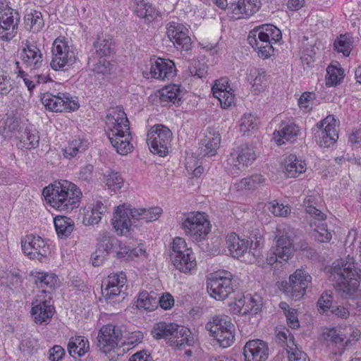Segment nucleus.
<instances>
[{"label":"nucleus","instance_id":"obj_24","mask_svg":"<svg viewBox=\"0 0 361 361\" xmlns=\"http://www.w3.org/2000/svg\"><path fill=\"white\" fill-rule=\"evenodd\" d=\"M245 361H265L269 356L267 345L262 340H252L246 343L243 349Z\"/></svg>","mask_w":361,"mask_h":361},{"label":"nucleus","instance_id":"obj_20","mask_svg":"<svg viewBox=\"0 0 361 361\" xmlns=\"http://www.w3.org/2000/svg\"><path fill=\"white\" fill-rule=\"evenodd\" d=\"M6 11L0 13V39L4 41H9L16 36L20 18L16 10Z\"/></svg>","mask_w":361,"mask_h":361},{"label":"nucleus","instance_id":"obj_1","mask_svg":"<svg viewBox=\"0 0 361 361\" xmlns=\"http://www.w3.org/2000/svg\"><path fill=\"white\" fill-rule=\"evenodd\" d=\"M357 265L354 258L350 255L333 263L332 274L343 298L361 299V269Z\"/></svg>","mask_w":361,"mask_h":361},{"label":"nucleus","instance_id":"obj_23","mask_svg":"<svg viewBox=\"0 0 361 361\" xmlns=\"http://www.w3.org/2000/svg\"><path fill=\"white\" fill-rule=\"evenodd\" d=\"M175 64L171 60L161 58L150 60L149 76L152 78L165 80L175 76Z\"/></svg>","mask_w":361,"mask_h":361},{"label":"nucleus","instance_id":"obj_16","mask_svg":"<svg viewBox=\"0 0 361 361\" xmlns=\"http://www.w3.org/2000/svg\"><path fill=\"white\" fill-rule=\"evenodd\" d=\"M52 299L43 294H37L32 302L31 315L37 324L49 323L55 312V308L51 302Z\"/></svg>","mask_w":361,"mask_h":361},{"label":"nucleus","instance_id":"obj_13","mask_svg":"<svg viewBox=\"0 0 361 361\" xmlns=\"http://www.w3.org/2000/svg\"><path fill=\"white\" fill-rule=\"evenodd\" d=\"M312 277L303 269H298L290 276L289 283H286L283 291L293 300H298L305 293Z\"/></svg>","mask_w":361,"mask_h":361},{"label":"nucleus","instance_id":"obj_57","mask_svg":"<svg viewBox=\"0 0 361 361\" xmlns=\"http://www.w3.org/2000/svg\"><path fill=\"white\" fill-rule=\"evenodd\" d=\"M113 68L114 66L110 63V61L103 59L94 65L93 70L98 74L107 76L111 74Z\"/></svg>","mask_w":361,"mask_h":361},{"label":"nucleus","instance_id":"obj_46","mask_svg":"<svg viewBox=\"0 0 361 361\" xmlns=\"http://www.w3.org/2000/svg\"><path fill=\"white\" fill-rule=\"evenodd\" d=\"M286 351L288 354V361H310L307 354L300 350L294 342L293 336L290 338Z\"/></svg>","mask_w":361,"mask_h":361},{"label":"nucleus","instance_id":"obj_33","mask_svg":"<svg viewBox=\"0 0 361 361\" xmlns=\"http://www.w3.org/2000/svg\"><path fill=\"white\" fill-rule=\"evenodd\" d=\"M93 48L99 57H106L114 52V42L110 35H99L93 43Z\"/></svg>","mask_w":361,"mask_h":361},{"label":"nucleus","instance_id":"obj_22","mask_svg":"<svg viewBox=\"0 0 361 361\" xmlns=\"http://www.w3.org/2000/svg\"><path fill=\"white\" fill-rule=\"evenodd\" d=\"M35 283L39 289L38 294H43L49 299H53L56 288L59 286V277L54 273L37 272L35 276Z\"/></svg>","mask_w":361,"mask_h":361},{"label":"nucleus","instance_id":"obj_31","mask_svg":"<svg viewBox=\"0 0 361 361\" xmlns=\"http://www.w3.org/2000/svg\"><path fill=\"white\" fill-rule=\"evenodd\" d=\"M286 175L288 178H295L306 171V163L295 154L286 157L283 161Z\"/></svg>","mask_w":361,"mask_h":361},{"label":"nucleus","instance_id":"obj_49","mask_svg":"<svg viewBox=\"0 0 361 361\" xmlns=\"http://www.w3.org/2000/svg\"><path fill=\"white\" fill-rule=\"evenodd\" d=\"M353 41L351 37L348 35H341L335 42L334 47L335 49L345 56H349L352 50Z\"/></svg>","mask_w":361,"mask_h":361},{"label":"nucleus","instance_id":"obj_2","mask_svg":"<svg viewBox=\"0 0 361 361\" xmlns=\"http://www.w3.org/2000/svg\"><path fill=\"white\" fill-rule=\"evenodd\" d=\"M42 195L47 204L61 212H71L78 207L82 195L75 184L65 180L45 187Z\"/></svg>","mask_w":361,"mask_h":361},{"label":"nucleus","instance_id":"obj_8","mask_svg":"<svg viewBox=\"0 0 361 361\" xmlns=\"http://www.w3.org/2000/svg\"><path fill=\"white\" fill-rule=\"evenodd\" d=\"M170 259L176 269L185 274L190 273L197 265L191 248L188 247L185 240L180 237L173 240Z\"/></svg>","mask_w":361,"mask_h":361},{"label":"nucleus","instance_id":"obj_48","mask_svg":"<svg viewBox=\"0 0 361 361\" xmlns=\"http://www.w3.org/2000/svg\"><path fill=\"white\" fill-rule=\"evenodd\" d=\"M19 348L24 356L30 357L37 351L38 342L30 336H25L21 341Z\"/></svg>","mask_w":361,"mask_h":361},{"label":"nucleus","instance_id":"obj_51","mask_svg":"<svg viewBox=\"0 0 361 361\" xmlns=\"http://www.w3.org/2000/svg\"><path fill=\"white\" fill-rule=\"evenodd\" d=\"M312 202V197L305 199L304 201V206L305 207L306 212L314 218V221L311 223V225H313L314 222H316L317 224L321 222H325V219L326 218V214L315 207L312 206L311 204Z\"/></svg>","mask_w":361,"mask_h":361},{"label":"nucleus","instance_id":"obj_18","mask_svg":"<svg viewBox=\"0 0 361 361\" xmlns=\"http://www.w3.org/2000/svg\"><path fill=\"white\" fill-rule=\"evenodd\" d=\"M166 34L178 50L188 51L191 49V38L188 35V28L183 24L169 22L166 25Z\"/></svg>","mask_w":361,"mask_h":361},{"label":"nucleus","instance_id":"obj_45","mask_svg":"<svg viewBox=\"0 0 361 361\" xmlns=\"http://www.w3.org/2000/svg\"><path fill=\"white\" fill-rule=\"evenodd\" d=\"M103 183L111 192H116L123 185V178L118 172L110 171L104 174Z\"/></svg>","mask_w":361,"mask_h":361},{"label":"nucleus","instance_id":"obj_28","mask_svg":"<svg viewBox=\"0 0 361 361\" xmlns=\"http://www.w3.org/2000/svg\"><path fill=\"white\" fill-rule=\"evenodd\" d=\"M324 339L334 355H341L345 349L344 341L346 334L335 328L329 329L323 333Z\"/></svg>","mask_w":361,"mask_h":361},{"label":"nucleus","instance_id":"obj_44","mask_svg":"<svg viewBox=\"0 0 361 361\" xmlns=\"http://www.w3.org/2000/svg\"><path fill=\"white\" fill-rule=\"evenodd\" d=\"M249 80L252 84L253 91L255 93L260 92L264 90L267 85L266 72L263 69L251 70Z\"/></svg>","mask_w":361,"mask_h":361},{"label":"nucleus","instance_id":"obj_62","mask_svg":"<svg viewBox=\"0 0 361 361\" xmlns=\"http://www.w3.org/2000/svg\"><path fill=\"white\" fill-rule=\"evenodd\" d=\"M247 300V302H245L246 304H244L240 312L243 314H247L249 312H252L254 314H257L260 310L259 305L257 304L255 300L252 298H245V300Z\"/></svg>","mask_w":361,"mask_h":361},{"label":"nucleus","instance_id":"obj_36","mask_svg":"<svg viewBox=\"0 0 361 361\" xmlns=\"http://www.w3.org/2000/svg\"><path fill=\"white\" fill-rule=\"evenodd\" d=\"M89 350V342L82 336H75L70 338L68 343V350L72 357L83 356Z\"/></svg>","mask_w":361,"mask_h":361},{"label":"nucleus","instance_id":"obj_29","mask_svg":"<svg viewBox=\"0 0 361 361\" xmlns=\"http://www.w3.org/2000/svg\"><path fill=\"white\" fill-rule=\"evenodd\" d=\"M183 94V89L179 85L171 84L161 88L159 99L164 106L170 104L179 105Z\"/></svg>","mask_w":361,"mask_h":361},{"label":"nucleus","instance_id":"obj_50","mask_svg":"<svg viewBox=\"0 0 361 361\" xmlns=\"http://www.w3.org/2000/svg\"><path fill=\"white\" fill-rule=\"evenodd\" d=\"M123 287L116 286V287L111 288L109 286L102 287V295L106 300L115 301H119L124 299L126 293L123 290Z\"/></svg>","mask_w":361,"mask_h":361},{"label":"nucleus","instance_id":"obj_15","mask_svg":"<svg viewBox=\"0 0 361 361\" xmlns=\"http://www.w3.org/2000/svg\"><path fill=\"white\" fill-rule=\"evenodd\" d=\"M21 247L23 253L30 259L42 261L49 254V246L39 235H27L21 239Z\"/></svg>","mask_w":361,"mask_h":361},{"label":"nucleus","instance_id":"obj_34","mask_svg":"<svg viewBox=\"0 0 361 361\" xmlns=\"http://www.w3.org/2000/svg\"><path fill=\"white\" fill-rule=\"evenodd\" d=\"M314 130L315 140L321 147H330L338 137L336 129L331 126L326 128L317 126Z\"/></svg>","mask_w":361,"mask_h":361},{"label":"nucleus","instance_id":"obj_30","mask_svg":"<svg viewBox=\"0 0 361 361\" xmlns=\"http://www.w3.org/2000/svg\"><path fill=\"white\" fill-rule=\"evenodd\" d=\"M298 132L299 128L293 122H282L279 130L274 133V139L278 145H281L294 140Z\"/></svg>","mask_w":361,"mask_h":361},{"label":"nucleus","instance_id":"obj_21","mask_svg":"<svg viewBox=\"0 0 361 361\" xmlns=\"http://www.w3.org/2000/svg\"><path fill=\"white\" fill-rule=\"evenodd\" d=\"M97 241L98 250L92 255V265L94 267L101 265L108 253L118 243V239L107 231L100 232Z\"/></svg>","mask_w":361,"mask_h":361},{"label":"nucleus","instance_id":"obj_55","mask_svg":"<svg viewBox=\"0 0 361 361\" xmlns=\"http://www.w3.org/2000/svg\"><path fill=\"white\" fill-rule=\"evenodd\" d=\"M315 226L314 231L316 232L315 238L318 241L321 243H327L331 240L332 235L331 233L327 229V224L326 222H321L317 224L314 223Z\"/></svg>","mask_w":361,"mask_h":361},{"label":"nucleus","instance_id":"obj_59","mask_svg":"<svg viewBox=\"0 0 361 361\" xmlns=\"http://www.w3.org/2000/svg\"><path fill=\"white\" fill-rule=\"evenodd\" d=\"M94 166L87 164L80 168L79 171L77 173V178L87 183H90L93 177Z\"/></svg>","mask_w":361,"mask_h":361},{"label":"nucleus","instance_id":"obj_27","mask_svg":"<svg viewBox=\"0 0 361 361\" xmlns=\"http://www.w3.org/2000/svg\"><path fill=\"white\" fill-rule=\"evenodd\" d=\"M221 142L220 134L212 128L207 129L204 137L200 144V154L212 157L216 154Z\"/></svg>","mask_w":361,"mask_h":361},{"label":"nucleus","instance_id":"obj_39","mask_svg":"<svg viewBox=\"0 0 361 361\" xmlns=\"http://www.w3.org/2000/svg\"><path fill=\"white\" fill-rule=\"evenodd\" d=\"M136 307L147 311L154 310L158 307L157 295L154 292L148 293L145 290L140 292L137 297Z\"/></svg>","mask_w":361,"mask_h":361},{"label":"nucleus","instance_id":"obj_32","mask_svg":"<svg viewBox=\"0 0 361 361\" xmlns=\"http://www.w3.org/2000/svg\"><path fill=\"white\" fill-rule=\"evenodd\" d=\"M226 245L230 255L233 257L238 258L247 252L250 241L241 239L235 233H231L226 236Z\"/></svg>","mask_w":361,"mask_h":361},{"label":"nucleus","instance_id":"obj_7","mask_svg":"<svg viewBox=\"0 0 361 361\" xmlns=\"http://www.w3.org/2000/svg\"><path fill=\"white\" fill-rule=\"evenodd\" d=\"M237 288L233 274L228 271H219L211 274L207 281V289L210 296L216 300L228 298Z\"/></svg>","mask_w":361,"mask_h":361},{"label":"nucleus","instance_id":"obj_26","mask_svg":"<svg viewBox=\"0 0 361 361\" xmlns=\"http://www.w3.org/2000/svg\"><path fill=\"white\" fill-rule=\"evenodd\" d=\"M20 59L23 63L31 69H38L43 64V55L41 50L34 44L27 42L22 49Z\"/></svg>","mask_w":361,"mask_h":361},{"label":"nucleus","instance_id":"obj_3","mask_svg":"<svg viewBox=\"0 0 361 361\" xmlns=\"http://www.w3.org/2000/svg\"><path fill=\"white\" fill-rule=\"evenodd\" d=\"M106 123L109 130L108 137L116 151L121 155L130 152L133 145L131 143L130 123L122 108L113 109L107 116Z\"/></svg>","mask_w":361,"mask_h":361},{"label":"nucleus","instance_id":"obj_47","mask_svg":"<svg viewBox=\"0 0 361 361\" xmlns=\"http://www.w3.org/2000/svg\"><path fill=\"white\" fill-rule=\"evenodd\" d=\"M265 181L261 174H253L247 178H243L238 183V188L245 190H255Z\"/></svg>","mask_w":361,"mask_h":361},{"label":"nucleus","instance_id":"obj_42","mask_svg":"<svg viewBox=\"0 0 361 361\" xmlns=\"http://www.w3.org/2000/svg\"><path fill=\"white\" fill-rule=\"evenodd\" d=\"M19 139L21 148L30 149L36 148L39 145V136L35 129L30 130L25 128V130L20 133Z\"/></svg>","mask_w":361,"mask_h":361},{"label":"nucleus","instance_id":"obj_12","mask_svg":"<svg viewBox=\"0 0 361 361\" xmlns=\"http://www.w3.org/2000/svg\"><path fill=\"white\" fill-rule=\"evenodd\" d=\"M209 222L204 213L197 212L189 214L182 223V228L186 235L195 240L204 239L209 232Z\"/></svg>","mask_w":361,"mask_h":361},{"label":"nucleus","instance_id":"obj_58","mask_svg":"<svg viewBox=\"0 0 361 361\" xmlns=\"http://www.w3.org/2000/svg\"><path fill=\"white\" fill-rule=\"evenodd\" d=\"M256 125V118L254 116L244 115L240 121V130L243 133H246L254 129Z\"/></svg>","mask_w":361,"mask_h":361},{"label":"nucleus","instance_id":"obj_5","mask_svg":"<svg viewBox=\"0 0 361 361\" xmlns=\"http://www.w3.org/2000/svg\"><path fill=\"white\" fill-rule=\"evenodd\" d=\"M281 30L271 24H264L250 31L248 44L262 59L269 58L274 51L273 44L281 39Z\"/></svg>","mask_w":361,"mask_h":361},{"label":"nucleus","instance_id":"obj_11","mask_svg":"<svg viewBox=\"0 0 361 361\" xmlns=\"http://www.w3.org/2000/svg\"><path fill=\"white\" fill-rule=\"evenodd\" d=\"M276 233V247L268 252L266 259L267 263L270 265L279 261L287 262L293 250L292 240L287 233L280 229H277Z\"/></svg>","mask_w":361,"mask_h":361},{"label":"nucleus","instance_id":"obj_19","mask_svg":"<svg viewBox=\"0 0 361 361\" xmlns=\"http://www.w3.org/2000/svg\"><path fill=\"white\" fill-rule=\"evenodd\" d=\"M256 157L257 154L254 147L242 145L231 152L227 159V164L239 171L251 165Z\"/></svg>","mask_w":361,"mask_h":361},{"label":"nucleus","instance_id":"obj_6","mask_svg":"<svg viewBox=\"0 0 361 361\" xmlns=\"http://www.w3.org/2000/svg\"><path fill=\"white\" fill-rule=\"evenodd\" d=\"M151 334L156 340L164 339L171 346L179 350L192 345L194 341L188 329L175 323H156L151 331Z\"/></svg>","mask_w":361,"mask_h":361},{"label":"nucleus","instance_id":"obj_37","mask_svg":"<svg viewBox=\"0 0 361 361\" xmlns=\"http://www.w3.org/2000/svg\"><path fill=\"white\" fill-rule=\"evenodd\" d=\"M344 78V71L338 62L331 63L326 68V85L327 87L336 86Z\"/></svg>","mask_w":361,"mask_h":361},{"label":"nucleus","instance_id":"obj_63","mask_svg":"<svg viewBox=\"0 0 361 361\" xmlns=\"http://www.w3.org/2000/svg\"><path fill=\"white\" fill-rule=\"evenodd\" d=\"M89 209H87L85 214V217L83 219L84 223L90 225L98 224L102 219V216L95 212L90 207H89Z\"/></svg>","mask_w":361,"mask_h":361},{"label":"nucleus","instance_id":"obj_43","mask_svg":"<svg viewBox=\"0 0 361 361\" xmlns=\"http://www.w3.org/2000/svg\"><path fill=\"white\" fill-rule=\"evenodd\" d=\"M225 327V331L217 332L216 335L212 336L218 342L221 348H226L231 346L235 341V326L233 324H229Z\"/></svg>","mask_w":361,"mask_h":361},{"label":"nucleus","instance_id":"obj_64","mask_svg":"<svg viewBox=\"0 0 361 361\" xmlns=\"http://www.w3.org/2000/svg\"><path fill=\"white\" fill-rule=\"evenodd\" d=\"M50 361H59L65 355L64 349L60 345H54L49 351Z\"/></svg>","mask_w":361,"mask_h":361},{"label":"nucleus","instance_id":"obj_25","mask_svg":"<svg viewBox=\"0 0 361 361\" xmlns=\"http://www.w3.org/2000/svg\"><path fill=\"white\" fill-rule=\"evenodd\" d=\"M261 0H238L231 6V17L233 19L247 18L259 11Z\"/></svg>","mask_w":361,"mask_h":361},{"label":"nucleus","instance_id":"obj_35","mask_svg":"<svg viewBox=\"0 0 361 361\" xmlns=\"http://www.w3.org/2000/svg\"><path fill=\"white\" fill-rule=\"evenodd\" d=\"M89 142L83 138H76L68 142V145L63 149L65 158L71 159L80 154L84 153L88 148Z\"/></svg>","mask_w":361,"mask_h":361},{"label":"nucleus","instance_id":"obj_53","mask_svg":"<svg viewBox=\"0 0 361 361\" xmlns=\"http://www.w3.org/2000/svg\"><path fill=\"white\" fill-rule=\"evenodd\" d=\"M189 73L192 76H196L202 78L206 76L207 73V66L204 60L194 59L188 68Z\"/></svg>","mask_w":361,"mask_h":361},{"label":"nucleus","instance_id":"obj_40","mask_svg":"<svg viewBox=\"0 0 361 361\" xmlns=\"http://www.w3.org/2000/svg\"><path fill=\"white\" fill-rule=\"evenodd\" d=\"M24 20L26 29L34 33L42 30L44 25L42 13L36 10L27 12L25 15Z\"/></svg>","mask_w":361,"mask_h":361},{"label":"nucleus","instance_id":"obj_14","mask_svg":"<svg viewBox=\"0 0 361 361\" xmlns=\"http://www.w3.org/2000/svg\"><path fill=\"white\" fill-rule=\"evenodd\" d=\"M122 340L121 328L113 324H107L104 326L98 334L97 346L102 352L108 353L114 350L119 343H124Z\"/></svg>","mask_w":361,"mask_h":361},{"label":"nucleus","instance_id":"obj_10","mask_svg":"<svg viewBox=\"0 0 361 361\" xmlns=\"http://www.w3.org/2000/svg\"><path fill=\"white\" fill-rule=\"evenodd\" d=\"M51 68L54 71H66L75 61L74 51L64 38H56L51 48Z\"/></svg>","mask_w":361,"mask_h":361},{"label":"nucleus","instance_id":"obj_54","mask_svg":"<svg viewBox=\"0 0 361 361\" xmlns=\"http://www.w3.org/2000/svg\"><path fill=\"white\" fill-rule=\"evenodd\" d=\"M267 207L276 216H286L290 212V209L288 205H284L277 200L269 202Z\"/></svg>","mask_w":361,"mask_h":361},{"label":"nucleus","instance_id":"obj_9","mask_svg":"<svg viewBox=\"0 0 361 361\" xmlns=\"http://www.w3.org/2000/svg\"><path fill=\"white\" fill-rule=\"evenodd\" d=\"M171 140V130L163 125L154 126L147 133V142L150 151L160 157H165L169 153Z\"/></svg>","mask_w":361,"mask_h":361},{"label":"nucleus","instance_id":"obj_61","mask_svg":"<svg viewBox=\"0 0 361 361\" xmlns=\"http://www.w3.org/2000/svg\"><path fill=\"white\" fill-rule=\"evenodd\" d=\"M13 89L11 78L3 73H0V95L1 97L6 96Z\"/></svg>","mask_w":361,"mask_h":361},{"label":"nucleus","instance_id":"obj_38","mask_svg":"<svg viewBox=\"0 0 361 361\" xmlns=\"http://www.w3.org/2000/svg\"><path fill=\"white\" fill-rule=\"evenodd\" d=\"M57 235L60 238H68L74 229L73 221L64 216H57L54 220Z\"/></svg>","mask_w":361,"mask_h":361},{"label":"nucleus","instance_id":"obj_41","mask_svg":"<svg viewBox=\"0 0 361 361\" xmlns=\"http://www.w3.org/2000/svg\"><path fill=\"white\" fill-rule=\"evenodd\" d=\"M229 324H233L229 317L226 315H216L212 317L207 323L205 328L209 331L211 336L216 335L221 331H225Z\"/></svg>","mask_w":361,"mask_h":361},{"label":"nucleus","instance_id":"obj_4","mask_svg":"<svg viewBox=\"0 0 361 361\" xmlns=\"http://www.w3.org/2000/svg\"><path fill=\"white\" fill-rule=\"evenodd\" d=\"M161 213L162 209L159 207L133 209L130 205H119L114 212L112 226L118 235L127 236L131 231L133 219L151 222L158 219Z\"/></svg>","mask_w":361,"mask_h":361},{"label":"nucleus","instance_id":"obj_52","mask_svg":"<svg viewBox=\"0 0 361 361\" xmlns=\"http://www.w3.org/2000/svg\"><path fill=\"white\" fill-rule=\"evenodd\" d=\"M126 276L123 271L110 274L108 278L102 282V287H124L126 283Z\"/></svg>","mask_w":361,"mask_h":361},{"label":"nucleus","instance_id":"obj_60","mask_svg":"<svg viewBox=\"0 0 361 361\" xmlns=\"http://www.w3.org/2000/svg\"><path fill=\"white\" fill-rule=\"evenodd\" d=\"M332 295L324 293L322 294L317 302L318 311L320 313H325L327 310L332 309Z\"/></svg>","mask_w":361,"mask_h":361},{"label":"nucleus","instance_id":"obj_56","mask_svg":"<svg viewBox=\"0 0 361 361\" xmlns=\"http://www.w3.org/2000/svg\"><path fill=\"white\" fill-rule=\"evenodd\" d=\"M214 96L217 98L223 108H227L231 106L234 102V94L232 88L228 91H220L216 92Z\"/></svg>","mask_w":361,"mask_h":361},{"label":"nucleus","instance_id":"obj_17","mask_svg":"<svg viewBox=\"0 0 361 361\" xmlns=\"http://www.w3.org/2000/svg\"><path fill=\"white\" fill-rule=\"evenodd\" d=\"M41 101L45 109L51 111H75L79 108L77 102L71 100L68 94L61 92L56 95L45 92L42 94Z\"/></svg>","mask_w":361,"mask_h":361}]
</instances>
